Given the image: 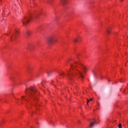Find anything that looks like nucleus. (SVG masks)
<instances>
[{"instance_id": "f3484780", "label": "nucleus", "mask_w": 128, "mask_h": 128, "mask_svg": "<svg viewBox=\"0 0 128 128\" xmlns=\"http://www.w3.org/2000/svg\"><path fill=\"white\" fill-rule=\"evenodd\" d=\"M28 72H30V70L29 68H28Z\"/></svg>"}, {"instance_id": "f257e3e1", "label": "nucleus", "mask_w": 128, "mask_h": 128, "mask_svg": "<svg viewBox=\"0 0 128 128\" xmlns=\"http://www.w3.org/2000/svg\"><path fill=\"white\" fill-rule=\"evenodd\" d=\"M26 94L28 95V98L34 100H38V92H36V88L34 87H30L28 89L26 90Z\"/></svg>"}, {"instance_id": "6e6552de", "label": "nucleus", "mask_w": 128, "mask_h": 128, "mask_svg": "<svg viewBox=\"0 0 128 128\" xmlns=\"http://www.w3.org/2000/svg\"><path fill=\"white\" fill-rule=\"evenodd\" d=\"M78 74L81 78H84V76H82V73L80 71H78Z\"/></svg>"}, {"instance_id": "393cba45", "label": "nucleus", "mask_w": 128, "mask_h": 128, "mask_svg": "<svg viewBox=\"0 0 128 128\" xmlns=\"http://www.w3.org/2000/svg\"><path fill=\"white\" fill-rule=\"evenodd\" d=\"M122 1H123L124 0H121Z\"/></svg>"}, {"instance_id": "2eb2a0df", "label": "nucleus", "mask_w": 128, "mask_h": 128, "mask_svg": "<svg viewBox=\"0 0 128 128\" xmlns=\"http://www.w3.org/2000/svg\"><path fill=\"white\" fill-rule=\"evenodd\" d=\"M78 38H76L74 40V42H78Z\"/></svg>"}, {"instance_id": "f8f14e48", "label": "nucleus", "mask_w": 128, "mask_h": 128, "mask_svg": "<svg viewBox=\"0 0 128 128\" xmlns=\"http://www.w3.org/2000/svg\"><path fill=\"white\" fill-rule=\"evenodd\" d=\"M18 30H16L14 36H18Z\"/></svg>"}, {"instance_id": "dca6fc26", "label": "nucleus", "mask_w": 128, "mask_h": 128, "mask_svg": "<svg viewBox=\"0 0 128 128\" xmlns=\"http://www.w3.org/2000/svg\"><path fill=\"white\" fill-rule=\"evenodd\" d=\"M90 100L88 99H87V104H88V102H90Z\"/></svg>"}, {"instance_id": "4468645a", "label": "nucleus", "mask_w": 128, "mask_h": 128, "mask_svg": "<svg viewBox=\"0 0 128 128\" xmlns=\"http://www.w3.org/2000/svg\"><path fill=\"white\" fill-rule=\"evenodd\" d=\"M32 46H30L28 48V50H32Z\"/></svg>"}, {"instance_id": "412c9836", "label": "nucleus", "mask_w": 128, "mask_h": 128, "mask_svg": "<svg viewBox=\"0 0 128 128\" xmlns=\"http://www.w3.org/2000/svg\"><path fill=\"white\" fill-rule=\"evenodd\" d=\"M24 96H22V98L24 99Z\"/></svg>"}, {"instance_id": "7ed1b4c3", "label": "nucleus", "mask_w": 128, "mask_h": 128, "mask_svg": "<svg viewBox=\"0 0 128 128\" xmlns=\"http://www.w3.org/2000/svg\"><path fill=\"white\" fill-rule=\"evenodd\" d=\"M34 17L32 16H30L29 17H24L22 19L21 22L24 26H26L28 22H30V20H32Z\"/></svg>"}, {"instance_id": "aec40b11", "label": "nucleus", "mask_w": 128, "mask_h": 128, "mask_svg": "<svg viewBox=\"0 0 128 128\" xmlns=\"http://www.w3.org/2000/svg\"><path fill=\"white\" fill-rule=\"evenodd\" d=\"M62 74H64V73L62 74H60V76H62Z\"/></svg>"}, {"instance_id": "b1692460", "label": "nucleus", "mask_w": 128, "mask_h": 128, "mask_svg": "<svg viewBox=\"0 0 128 128\" xmlns=\"http://www.w3.org/2000/svg\"><path fill=\"white\" fill-rule=\"evenodd\" d=\"M27 98H28V97H27Z\"/></svg>"}, {"instance_id": "39448f33", "label": "nucleus", "mask_w": 128, "mask_h": 128, "mask_svg": "<svg viewBox=\"0 0 128 128\" xmlns=\"http://www.w3.org/2000/svg\"><path fill=\"white\" fill-rule=\"evenodd\" d=\"M68 2V0H60V4H62L64 6L66 4V2Z\"/></svg>"}, {"instance_id": "1a4fd4ad", "label": "nucleus", "mask_w": 128, "mask_h": 128, "mask_svg": "<svg viewBox=\"0 0 128 128\" xmlns=\"http://www.w3.org/2000/svg\"><path fill=\"white\" fill-rule=\"evenodd\" d=\"M112 32V28H107V33L108 34H110Z\"/></svg>"}, {"instance_id": "f03ea898", "label": "nucleus", "mask_w": 128, "mask_h": 128, "mask_svg": "<svg viewBox=\"0 0 128 128\" xmlns=\"http://www.w3.org/2000/svg\"><path fill=\"white\" fill-rule=\"evenodd\" d=\"M78 66H79L80 68L83 70L84 72H86V66H84V64H82L75 63L74 64H70V68L72 70H74V68H76Z\"/></svg>"}, {"instance_id": "5701e85b", "label": "nucleus", "mask_w": 128, "mask_h": 128, "mask_svg": "<svg viewBox=\"0 0 128 128\" xmlns=\"http://www.w3.org/2000/svg\"><path fill=\"white\" fill-rule=\"evenodd\" d=\"M120 82H122V80H120Z\"/></svg>"}, {"instance_id": "ddd939ff", "label": "nucleus", "mask_w": 128, "mask_h": 128, "mask_svg": "<svg viewBox=\"0 0 128 128\" xmlns=\"http://www.w3.org/2000/svg\"><path fill=\"white\" fill-rule=\"evenodd\" d=\"M118 126L119 128H122V124H119Z\"/></svg>"}, {"instance_id": "0eeeda50", "label": "nucleus", "mask_w": 128, "mask_h": 128, "mask_svg": "<svg viewBox=\"0 0 128 128\" xmlns=\"http://www.w3.org/2000/svg\"><path fill=\"white\" fill-rule=\"evenodd\" d=\"M72 75L70 72H69L68 74H67V78L69 80H72Z\"/></svg>"}, {"instance_id": "20e7f679", "label": "nucleus", "mask_w": 128, "mask_h": 128, "mask_svg": "<svg viewBox=\"0 0 128 128\" xmlns=\"http://www.w3.org/2000/svg\"><path fill=\"white\" fill-rule=\"evenodd\" d=\"M56 42V36H51L46 40V42L48 44H54V42Z\"/></svg>"}, {"instance_id": "9b49d317", "label": "nucleus", "mask_w": 128, "mask_h": 128, "mask_svg": "<svg viewBox=\"0 0 128 128\" xmlns=\"http://www.w3.org/2000/svg\"><path fill=\"white\" fill-rule=\"evenodd\" d=\"M48 76H52V71H50V72H48Z\"/></svg>"}, {"instance_id": "a211bd4d", "label": "nucleus", "mask_w": 128, "mask_h": 128, "mask_svg": "<svg viewBox=\"0 0 128 128\" xmlns=\"http://www.w3.org/2000/svg\"><path fill=\"white\" fill-rule=\"evenodd\" d=\"M92 100V98H90V102Z\"/></svg>"}, {"instance_id": "6ab92c4d", "label": "nucleus", "mask_w": 128, "mask_h": 128, "mask_svg": "<svg viewBox=\"0 0 128 128\" xmlns=\"http://www.w3.org/2000/svg\"><path fill=\"white\" fill-rule=\"evenodd\" d=\"M10 40H12V37H10Z\"/></svg>"}, {"instance_id": "423d86ee", "label": "nucleus", "mask_w": 128, "mask_h": 128, "mask_svg": "<svg viewBox=\"0 0 128 128\" xmlns=\"http://www.w3.org/2000/svg\"><path fill=\"white\" fill-rule=\"evenodd\" d=\"M96 124V122H92L90 124V128H94V124Z\"/></svg>"}, {"instance_id": "4be33fe9", "label": "nucleus", "mask_w": 128, "mask_h": 128, "mask_svg": "<svg viewBox=\"0 0 128 128\" xmlns=\"http://www.w3.org/2000/svg\"><path fill=\"white\" fill-rule=\"evenodd\" d=\"M24 100H26V98H24Z\"/></svg>"}, {"instance_id": "9d476101", "label": "nucleus", "mask_w": 128, "mask_h": 128, "mask_svg": "<svg viewBox=\"0 0 128 128\" xmlns=\"http://www.w3.org/2000/svg\"><path fill=\"white\" fill-rule=\"evenodd\" d=\"M30 34H32V32H30V31H27L26 32V36H30Z\"/></svg>"}]
</instances>
